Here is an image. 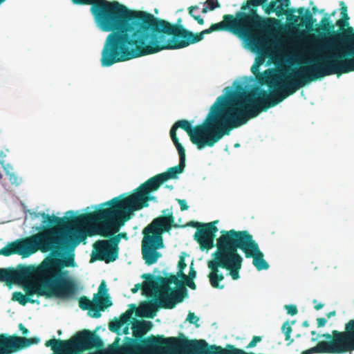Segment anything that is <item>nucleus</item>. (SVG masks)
<instances>
[{
    "mask_svg": "<svg viewBox=\"0 0 354 354\" xmlns=\"http://www.w3.org/2000/svg\"><path fill=\"white\" fill-rule=\"evenodd\" d=\"M198 9V6H192L188 8L189 15L193 17L200 25L204 24V19L200 16L195 15L194 10Z\"/></svg>",
    "mask_w": 354,
    "mask_h": 354,
    "instance_id": "obj_34",
    "label": "nucleus"
},
{
    "mask_svg": "<svg viewBox=\"0 0 354 354\" xmlns=\"http://www.w3.org/2000/svg\"><path fill=\"white\" fill-rule=\"evenodd\" d=\"M335 314H336V312L335 310H333V311L328 313L326 315L327 318H330L331 317L335 316Z\"/></svg>",
    "mask_w": 354,
    "mask_h": 354,
    "instance_id": "obj_54",
    "label": "nucleus"
},
{
    "mask_svg": "<svg viewBox=\"0 0 354 354\" xmlns=\"http://www.w3.org/2000/svg\"><path fill=\"white\" fill-rule=\"evenodd\" d=\"M327 320L324 317H319L317 319V327L319 328L324 326Z\"/></svg>",
    "mask_w": 354,
    "mask_h": 354,
    "instance_id": "obj_48",
    "label": "nucleus"
},
{
    "mask_svg": "<svg viewBox=\"0 0 354 354\" xmlns=\"http://www.w3.org/2000/svg\"><path fill=\"white\" fill-rule=\"evenodd\" d=\"M132 314V310H127L125 313H122L118 319L115 318L109 322V329L113 333H118L121 327L131 321Z\"/></svg>",
    "mask_w": 354,
    "mask_h": 354,
    "instance_id": "obj_26",
    "label": "nucleus"
},
{
    "mask_svg": "<svg viewBox=\"0 0 354 354\" xmlns=\"http://www.w3.org/2000/svg\"><path fill=\"white\" fill-rule=\"evenodd\" d=\"M292 19H294V21H297L298 17L297 16H295V15H292Z\"/></svg>",
    "mask_w": 354,
    "mask_h": 354,
    "instance_id": "obj_60",
    "label": "nucleus"
},
{
    "mask_svg": "<svg viewBox=\"0 0 354 354\" xmlns=\"http://www.w3.org/2000/svg\"><path fill=\"white\" fill-rule=\"evenodd\" d=\"M167 187L169 188L170 189H173V186L172 185H171V186L167 185Z\"/></svg>",
    "mask_w": 354,
    "mask_h": 354,
    "instance_id": "obj_64",
    "label": "nucleus"
},
{
    "mask_svg": "<svg viewBox=\"0 0 354 354\" xmlns=\"http://www.w3.org/2000/svg\"><path fill=\"white\" fill-rule=\"evenodd\" d=\"M285 308L287 310V313L290 315H295L298 313L297 308L295 305L293 304H289L286 305Z\"/></svg>",
    "mask_w": 354,
    "mask_h": 354,
    "instance_id": "obj_42",
    "label": "nucleus"
},
{
    "mask_svg": "<svg viewBox=\"0 0 354 354\" xmlns=\"http://www.w3.org/2000/svg\"><path fill=\"white\" fill-rule=\"evenodd\" d=\"M281 330H282V332L285 335V339L286 341L290 340V334L292 331V329L290 324H289V322L288 321H286V322H284L283 324Z\"/></svg>",
    "mask_w": 354,
    "mask_h": 354,
    "instance_id": "obj_36",
    "label": "nucleus"
},
{
    "mask_svg": "<svg viewBox=\"0 0 354 354\" xmlns=\"http://www.w3.org/2000/svg\"><path fill=\"white\" fill-rule=\"evenodd\" d=\"M328 75H341L354 71V48L344 53H332L326 55Z\"/></svg>",
    "mask_w": 354,
    "mask_h": 354,
    "instance_id": "obj_16",
    "label": "nucleus"
},
{
    "mask_svg": "<svg viewBox=\"0 0 354 354\" xmlns=\"http://www.w3.org/2000/svg\"><path fill=\"white\" fill-rule=\"evenodd\" d=\"M187 320L191 324H196V327L198 326V325L196 324V323L198 322L199 318L197 316H196L194 313H191V312L189 313V314L187 317Z\"/></svg>",
    "mask_w": 354,
    "mask_h": 354,
    "instance_id": "obj_44",
    "label": "nucleus"
},
{
    "mask_svg": "<svg viewBox=\"0 0 354 354\" xmlns=\"http://www.w3.org/2000/svg\"><path fill=\"white\" fill-rule=\"evenodd\" d=\"M340 3L342 5L341 8V15L342 19L337 20L336 21V25L338 26L339 30H345L344 27H350L349 26V17L347 13V7L344 5L343 1H341Z\"/></svg>",
    "mask_w": 354,
    "mask_h": 354,
    "instance_id": "obj_28",
    "label": "nucleus"
},
{
    "mask_svg": "<svg viewBox=\"0 0 354 354\" xmlns=\"http://www.w3.org/2000/svg\"><path fill=\"white\" fill-rule=\"evenodd\" d=\"M36 230L39 231L38 233L28 237L8 242V243H53L41 226L37 227Z\"/></svg>",
    "mask_w": 354,
    "mask_h": 354,
    "instance_id": "obj_25",
    "label": "nucleus"
},
{
    "mask_svg": "<svg viewBox=\"0 0 354 354\" xmlns=\"http://www.w3.org/2000/svg\"><path fill=\"white\" fill-rule=\"evenodd\" d=\"M40 342L37 337L26 338L16 335L0 334V354H13Z\"/></svg>",
    "mask_w": 354,
    "mask_h": 354,
    "instance_id": "obj_17",
    "label": "nucleus"
},
{
    "mask_svg": "<svg viewBox=\"0 0 354 354\" xmlns=\"http://www.w3.org/2000/svg\"><path fill=\"white\" fill-rule=\"evenodd\" d=\"M296 321L295 320H292L291 322H290V326L291 325H294L295 324Z\"/></svg>",
    "mask_w": 354,
    "mask_h": 354,
    "instance_id": "obj_62",
    "label": "nucleus"
},
{
    "mask_svg": "<svg viewBox=\"0 0 354 354\" xmlns=\"http://www.w3.org/2000/svg\"><path fill=\"white\" fill-rule=\"evenodd\" d=\"M100 207L92 212L91 221L88 228L91 227V232L87 233L88 237L100 235L106 238L97 240L95 244H117L121 238L116 234L126 221L130 219L133 212L145 207L132 195L120 198L115 197L111 200L100 204Z\"/></svg>",
    "mask_w": 354,
    "mask_h": 354,
    "instance_id": "obj_5",
    "label": "nucleus"
},
{
    "mask_svg": "<svg viewBox=\"0 0 354 354\" xmlns=\"http://www.w3.org/2000/svg\"><path fill=\"white\" fill-rule=\"evenodd\" d=\"M36 269L35 266H22L18 270L0 268V281L8 286L13 283L28 281L23 284V290L27 297L34 295L46 298L71 299L75 293L49 277L35 272L28 273V270Z\"/></svg>",
    "mask_w": 354,
    "mask_h": 354,
    "instance_id": "obj_7",
    "label": "nucleus"
},
{
    "mask_svg": "<svg viewBox=\"0 0 354 354\" xmlns=\"http://www.w3.org/2000/svg\"><path fill=\"white\" fill-rule=\"evenodd\" d=\"M220 233L221 236L216 239V243H257L247 230H223Z\"/></svg>",
    "mask_w": 354,
    "mask_h": 354,
    "instance_id": "obj_22",
    "label": "nucleus"
},
{
    "mask_svg": "<svg viewBox=\"0 0 354 354\" xmlns=\"http://www.w3.org/2000/svg\"><path fill=\"white\" fill-rule=\"evenodd\" d=\"M245 246L243 252L246 258H252V264L258 271L268 270V263L264 259L263 253L260 250L259 245Z\"/></svg>",
    "mask_w": 354,
    "mask_h": 354,
    "instance_id": "obj_23",
    "label": "nucleus"
},
{
    "mask_svg": "<svg viewBox=\"0 0 354 354\" xmlns=\"http://www.w3.org/2000/svg\"><path fill=\"white\" fill-rule=\"evenodd\" d=\"M320 337L327 341H320L314 347L304 351L301 354L330 353L342 354L354 351V319L349 320L344 331L333 330L331 334L324 333Z\"/></svg>",
    "mask_w": 354,
    "mask_h": 354,
    "instance_id": "obj_12",
    "label": "nucleus"
},
{
    "mask_svg": "<svg viewBox=\"0 0 354 354\" xmlns=\"http://www.w3.org/2000/svg\"><path fill=\"white\" fill-rule=\"evenodd\" d=\"M123 333L124 334H128L129 333V328L128 326H126L124 329H123Z\"/></svg>",
    "mask_w": 354,
    "mask_h": 354,
    "instance_id": "obj_59",
    "label": "nucleus"
},
{
    "mask_svg": "<svg viewBox=\"0 0 354 354\" xmlns=\"http://www.w3.org/2000/svg\"><path fill=\"white\" fill-rule=\"evenodd\" d=\"M118 235H120L119 236H120V238H122V237H123V238H124L125 239H127V234H126V233H124V232L119 233V234H118Z\"/></svg>",
    "mask_w": 354,
    "mask_h": 354,
    "instance_id": "obj_55",
    "label": "nucleus"
},
{
    "mask_svg": "<svg viewBox=\"0 0 354 354\" xmlns=\"http://www.w3.org/2000/svg\"><path fill=\"white\" fill-rule=\"evenodd\" d=\"M326 56L315 64L300 68L281 71L277 73L268 69L259 73L256 79L261 85H268L271 93L257 88L248 92H235L225 88L224 94L225 104L232 112L237 124L234 127H241L250 119L256 118L262 111L275 106L286 97L293 95L300 88L313 81L328 76Z\"/></svg>",
    "mask_w": 354,
    "mask_h": 354,
    "instance_id": "obj_1",
    "label": "nucleus"
},
{
    "mask_svg": "<svg viewBox=\"0 0 354 354\" xmlns=\"http://www.w3.org/2000/svg\"><path fill=\"white\" fill-rule=\"evenodd\" d=\"M180 225L174 224L172 213L160 216L154 218L142 231V244L163 243L162 234L169 232L172 227H178Z\"/></svg>",
    "mask_w": 354,
    "mask_h": 354,
    "instance_id": "obj_15",
    "label": "nucleus"
},
{
    "mask_svg": "<svg viewBox=\"0 0 354 354\" xmlns=\"http://www.w3.org/2000/svg\"><path fill=\"white\" fill-rule=\"evenodd\" d=\"M312 12H313V14H316L317 12H318V8L317 6H313L312 8Z\"/></svg>",
    "mask_w": 354,
    "mask_h": 354,
    "instance_id": "obj_56",
    "label": "nucleus"
},
{
    "mask_svg": "<svg viewBox=\"0 0 354 354\" xmlns=\"http://www.w3.org/2000/svg\"><path fill=\"white\" fill-rule=\"evenodd\" d=\"M335 14V11H333L329 16H334Z\"/></svg>",
    "mask_w": 354,
    "mask_h": 354,
    "instance_id": "obj_63",
    "label": "nucleus"
},
{
    "mask_svg": "<svg viewBox=\"0 0 354 354\" xmlns=\"http://www.w3.org/2000/svg\"><path fill=\"white\" fill-rule=\"evenodd\" d=\"M268 0H248L241 6V11L235 16L225 15L223 21L212 24L207 29L196 33V43L202 41L204 35L214 31H227L244 40L252 50L262 53L266 49V40L263 32L273 33L281 27L279 19L263 18L258 14L257 7L267 3Z\"/></svg>",
    "mask_w": 354,
    "mask_h": 354,
    "instance_id": "obj_3",
    "label": "nucleus"
},
{
    "mask_svg": "<svg viewBox=\"0 0 354 354\" xmlns=\"http://www.w3.org/2000/svg\"><path fill=\"white\" fill-rule=\"evenodd\" d=\"M142 277L146 279L143 285V294H148L149 292L159 293L167 300L174 302L175 306L182 302L187 296V290L185 286H179L176 289L170 287L171 283H180L178 274H171L169 277H155L151 274H144Z\"/></svg>",
    "mask_w": 354,
    "mask_h": 354,
    "instance_id": "obj_13",
    "label": "nucleus"
},
{
    "mask_svg": "<svg viewBox=\"0 0 354 354\" xmlns=\"http://www.w3.org/2000/svg\"><path fill=\"white\" fill-rule=\"evenodd\" d=\"M176 201H177L178 203L179 204V205H180L181 211H185V210L188 209L189 206L187 205V202H186L185 200H183V199H176Z\"/></svg>",
    "mask_w": 354,
    "mask_h": 354,
    "instance_id": "obj_46",
    "label": "nucleus"
},
{
    "mask_svg": "<svg viewBox=\"0 0 354 354\" xmlns=\"http://www.w3.org/2000/svg\"><path fill=\"white\" fill-rule=\"evenodd\" d=\"M12 299L13 301H18L22 306H25L27 303H30V304L37 303V304H39V301H37L32 298L27 297L26 294L24 295L22 292H18V291L14 292L12 293Z\"/></svg>",
    "mask_w": 354,
    "mask_h": 354,
    "instance_id": "obj_29",
    "label": "nucleus"
},
{
    "mask_svg": "<svg viewBox=\"0 0 354 354\" xmlns=\"http://www.w3.org/2000/svg\"><path fill=\"white\" fill-rule=\"evenodd\" d=\"M97 294L99 296H102L103 297H109V294L107 293V288L106 287V283L104 281H102L100 283Z\"/></svg>",
    "mask_w": 354,
    "mask_h": 354,
    "instance_id": "obj_41",
    "label": "nucleus"
},
{
    "mask_svg": "<svg viewBox=\"0 0 354 354\" xmlns=\"http://www.w3.org/2000/svg\"><path fill=\"white\" fill-rule=\"evenodd\" d=\"M310 333L312 335H315L317 334L316 331L315 330H312Z\"/></svg>",
    "mask_w": 354,
    "mask_h": 354,
    "instance_id": "obj_61",
    "label": "nucleus"
},
{
    "mask_svg": "<svg viewBox=\"0 0 354 354\" xmlns=\"http://www.w3.org/2000/svg\"><path fill=\"white\" fill-rule=\"evenodd\" d=\"M39 214L44 218V223L48 222V225L41 227L53 243H86V236L88 232H91V227L88 228V225L91 221L92 212L74 216V211L69 210L66 214L71 218L45 212Z\"/></svg>",
    "mask_w": 354,
    "mask_h": 354,
    "instance_id": "obj_8",
    "label": "nucleus"
},
{
    "mask_svg": "<svg viewBox=\"0 0 354 354\" xmlns=\"http://www.w3.org/2000/svg\"><path fill=\"white\" fill-rule=\"evenodd\" d=\"M320 29L328 35L325 45L317 49V52H324V55L310 61V65L320 62L322 57L332 53H344L354 48V29L348 27L340 32L335 31V25L330 21L327 13L320 21Z\"/></svg>",
    "mask_w": 354,
    "mask_h": 354,
    "instance_id": "obj_11",
    "label": "nucleus"
},
{
    "mask_svg": "<svg viewBox=\"0 0 354 354\" xmlns=\"http://www.w3.org/2000/svg\"><path fill=\"white\" fill-rule=\"evenodd\" d=\"M143 285H144V283H143L142 284H140V283H137V284H136V285H135V286H134V288H133L131 289V292H132L133 293H136V292H138V290L139 289H140L141 288H142V289L143 290Z\"/></svg>",
    "mask_w": 354,
    "mask_h": 354,
    "instance_id": "obj_51",
    "label": "nucleus"
},
{
    "mask_svg": "<svg viewBox=\"0 0 354 354\" xmlns=\"http://www.w3.org/2000/svg\"><path fill=\"white\" fill-rule=\"evenodd\" d=\"M202 251L209 250L214 247L217 249L212 254L213 259L207 263V266L211 272L208 278L213 288L223 289V285L219 282L224 279L222 273H219V268L225 269L230 272L232 279L237 280L240 278L239 271L242 268L243 258L238 254L237 250L243 252L245 245H199Z\"/></svg>",
    "mask_w": 354,
    "mask_h": 354,
    "instance_id": "obj_9",
    "label": "nucleus"
},
{
    "mask_svg": "<svg viewBox=\"0 0 354 354\" xmlns=\"http://www.w3.org/2000/svg\"><path fill=\"white\" fill-rule=\"evenodd\" d=\"M302 326L303 327H308L309 326L308 322L307 320L303 322Z\"/></svg>",
    "mask_w": 354,
    "mask_h": 354,
    "instance_id": "obj_57",
    "label": "nucleus"
},
{
    "mask_svg": "<svg viewBox=\"0 0 354 354\" xmlns=\"http://www.w3.org/2000/svg\"><path fill=\"white\" fill-rule=\"evenodd\" d=\"M196 276V272L194 270L192 267V264L190 266V270L189 272V275L187 276L188 279H194Z\"/></svg>",
    "mask_w": 354,
    "mask_h": 354,
    "instance_id": "obj_49",
    "label": "nucleus"
},
{
    "mask_svg": "<svg viewBox=\"0 0 354 354\" xmlns=\"http://www.w3.org/2000/svg\"><path fill=\"white\" fill-rule=\"evenodd\" d=\"M313 304H315V309L317 310H319L320 309H322L324 306V304H321V303H317V300H313Z\"/></svg>",
    "mask_w": 354,
    "mask_h": 354,
    "instance_id": "obj_52",
    "label": "nucleus"
},
{
    "mask_svg": "<svg viewBox=\"0 0 354 354\" xmlns=\"http://www.w3.org/2000/svg\"><path fill=\"white\" fill-rule=\"evenodd\" d=\"M196 33L186 29L181 18L176 24L140 10H131L113 64L196 44Z\"/></svg>",
    "mask_w": 354,
    "mask_h": 354,
    "instance_id": "obj_2",
    "label": "nucleus"
},
{
    "mask_svg": "<svg viewBox=\"0 0 354 354\" xmlns=\"http://www.w3.org/2000/svg\"><path fill=\"white\" fill-rule=\"evenodd\" d=\"M300 19L302 25H305L307 28L312 27L316 21V19L313 18V13L308 9H306Z\"/></svg>",
    "mask_w": 354,
    "mask_h": 354,
    "instance_id": "obj_31",
    "label": "nucleus"
},
{
    "mask_svg": "<svg viewBox=\"0 0 354 354\" xmlns=\"http://www.w3.org/2000/svg\"><path fill=\"white\" fill-rule=\"evenodd\" d=\"M185 162L180 160L175 167H169L165 172L158 174L141 184L131 195L145 207L149 206V202L156 201V197L151 194L157 191L160 187L170 179H176L179 174L184 171Z\"/></svg>",
    "mask_w": 354,
    "mask_h": 354,
    "instance_id": "obj_14",
    "label": "nucleus"
},
{
    "mask_svg": "<svg viewBox=\"0 0 354 354\" xmlns=\"http://www.w3.org/2000/svg\"><path fill=\"white\" fill-rule=\"evenodd\" d=\"M165 245H142V254L145 263L152 265L161 257L158 250L163 248Z\"/></svg>",
    "mask_w": 354,
    "mask_h": 354,
    "instance_id": "obj_24",
    "label": "nucleus"
},
{
    "mask_svg": "<svg viewBox=\"0 0 354 354\" xmlns=\"http://www.w3.org/2000/svg\"><path fill=\"white\" fill-rule=\"evenodd\" d=\"M37 251H41L43 253L50 252L51 248L53 246H66L70 248H76L78 245H36Z\"/></svg>",
    "mask_w": 354,
    "mask_h": 354,
    "instance_id": "obj_33",
    "label": "nucleus"
},
{
    "mask_svg": "<svg viewBox=\"0 0 354 354\" xmlns=\"http://www.w3.org/2000/svg\"><path fill=\"white\" fill-rule=\"evenodd\" d=\"M16 254L15 247L10 246L9 245H6L5 247L0 250V255H4L6 257L10 256L12 254Z\"/></svg>",
    "mask_w": 354,
    "mask_h": 354,
    "instance_id": "obj_37",
    "label": "nucleus"
},
{
    "mask_svg": "<svg viewBox=\"0 0 354 354\" xmlns=\"http://www.w3.org/2000/svg\"><path fill=\"white\" fill-rule=\"evenodd\" d=\"M75 248L66 246H53L50 254L46 257L39 266H35L36 269L32 271L37 274H44L49 277L50 279L57 281L76 294L77 286L75 282L68 277V271L64 270V268L73 267L75 261L73 255L64 257L66 250H74Z\"/></svg>",
    "mask_w": 354,
    "mask_h": 354,
    "instance_id": "obj_10",
    "label": "nucleus"
},
{
    "mask_svg": "<svg viewBox=\"0 0 354 354\" xmlns=\"http://www.w3.org/2000/svg\"><path fill=\"white\" fill-rule=\"evenodd\" d=\"M279 4V8L280 9L278 10V12L279 13H284L286 14V8H288L290 5V0H277Z\"/></svg>",
    "mask_w": 354,
    "mask_h": 354,
    "instance_id": "obj_38",
    "label": "nucleus"
},
{
    "mask_svg": "<svg viewBox=\"0 0 354 354\" xmlns=\"http://www.w3.org/2000/svg\"><path fill=\"white\" fill-rule=\"evenodd\" d=\"M184 280L185 284L189 287L192 290H195L196 288V285L194 282L193 279H188L187 277V279H183Z\"/></svg>",
    "mask_w": 354,
    "mask_h": 354,
    "instance_id": "obj_45",
    "label": "nucleus"
},
{
    "mask_svg": "<svg viewBox=\"0 0 354 354\" xmlns=\"http://www.w3.org/2000/svg\"><path fill=\"white\" fill-rule=\"evenodd\" d=\"M218 223V220L209 223H201L193 221L179 227L189 226L196 228L194 239L198 243H214L216 234L218 231L216 227Z\"/></svg>",
    "mask_w": 354,
    "mask_h": 354,
    "instance_id": "obj_18",
    "label": "nucleus"
},
{
    "mask_svg": "<svg viewBox=\"0 0 354 354\" xmlns=\"http://www.w3.org/2000/svg\"><path fill=\"white\" fill-rule=\"evenodd\" d=\"M261 62L255 63L252 67H251V71L252 73L257 77V75L260 73L259 71V67L261 64Z\"/></svg>",
    "mask_w": 354,
    "mask_h": 354,
    "instance_id": "obj_47",
    "label": "nucleus"
},
{
    "mask_svg": "<svg viewBox=\"0 0 354 354\" xmlns=\"http://www.w3.org/2000/svg\"><path fill=\"white\" fill-rule=\"evenodd\" d=\"M305 8L304 7H300L297 10V12L299 13V15L303 16L305 13Z\"/></svg>",
    "mask_w": 354,
    "mask_h": 354,
    "instance_id": "obj_53",
    "label": "nucleus"
},
{
    "mask_svg": "<svg viewBox=\"0 0 354 354\" xmlns=\"http://www.w3.org/2000/svg\"><path fill=\"white\" fill-rule=\"evenodd\" d=\"M147 295H153V300L145 303L141 306V310L143 313V317L147 318H153L157 313L158 308L172 309L175 308V303L167 300L159 293L149 292Z\"/></svg>",
    "mask_w": 354,
    "mask_h": 354,
    "instance_id": "obj_20",
    "label": "nucleus"
},
{
    "mask_svg": "<svg viewBox=\"0 0 354 354\" xmlns=\"http://www.w3.org/2000/svg\"><path fill=\"white\" fill-rule=\"evenodd\" d=\"M225 102L224 95L218 96L202 124L192 127L189 121L179 120L173 124L170 134H176L177 129L180 128L187 132L198 149L213 147L223 136L238 127H234L237 123Z\"/></svg>",
    "mask_w": 354,
    "mask_h": 354,
    "instance_id": "obj_6",
    "label": "nucleus"
},
{
    "mask_svg": "<svg viewBox=\"0 0 354 354\" xmlns=\"http://www.w3.org/2000/svg\"><path fill=\"white\" fill-rule=\"evenodd\" d=\"M93 247L90 262L101 261L109 263L118 257V245H93Z\"/></svg>",
    "mask_w": 354,
    "mask_h": 354,
    "instance_id": "obj_21",
    "label": "nucleus"
},
{
    "mask_svg": "<svg viewBox=\"0 0 354 354\" xmlns=\"http://www.w3.org/2000/svg\"><path fill=\"white\" fill-rule=\"evenodd\" d=\"M18 327L24 335H26L29 333L28 330L21 323L19 324Z\"/></svg>",
    "mask_w": 354,
    "mask_h": 354,
    "instance_id": "obj_50",
    "label": "nucleus"
},
{
    "mask_svg": "<svg viewBox=\"0 0 354 354\" xmlns=\"http://www.w3.org/2000/svg\"><path fill=\"white\" fill-rule=\"evenodd\" d=\"M15 247L16 254L21 256L23 258L30 257L31 254L37 252L35 245H9Z\"/></svg>",
    "mask_w": 354,
    "mask_h": 354,
    "instance_id": "obj_27",
    "label": "nucleus"
},
{
    "mask_svg": "<svg viewBox=\"0 0 354 354\" xmlns=\"http://www.w3.org/2000/svg\"><path fill=\"white\" fill-rule=\"evenodd\" d=\"M75 5H91L90 11L99 28L110 32L101 52V65L109 67L113 65L124 30L131 10L117 1L71 0Z\"/></svg>",
    "mask_w": 354,
    "mask_h": 354,
    "instance_id": "obj_4",
    "label": "nucleus"
},
{
    "mask_svg": "<svg viewBox=\"0 0 354 354\" xmlns=\"http://www.w3.org/2000/svg\"><path fill=\"white\" fill-rule=\"evenodd\" d=\"M206 3L209 6V10H214V9L221 7L218 0H207Z\"/></svg>",
    "mask_w": 354,
    "mask_h": 354,
    "instance_id": "obj_43",
    "label": "nucleus"
},
{
    "mask_svg": "<svg viewBox=\"0 0 354 354\" xmlns=\"http://www.w3.org/2000/svg\"><path fill=\"white\" fill-rule=\"evenodd\" d=\"M6 174L9 178L10 182L12 185H18L20 183L21 180L14 173H11L9 171H6Z\"/></svg>",
    "mask_w": 354,
    "mask_h": 354,
    "instance_id": "obj_39",
    "label": "nucleus"
},
{
    "mask_svg": "<svg viewBox=\"0 0 354 354\" xmlns=\"http://www.w3.org/2000/svg\"><path fill=\"white\" fill-rule=\"evenodd\" d=\"M93 304L86 296H82L79 299V307L83 310H88V314L91 317L99 318L101 317L100 311H104L106 308L112 306V301L110 297H103L95 294L93 299Z\"/></svg>",
    "mask_w": 354,
    "mask_h": 354,
    "instance_id": "obj_19",
    "label": "nucleus"
},
{
    "mask_svg": "<svg viewBox=\"0 0 354 354\" xmlns=\"http://www.w3.org/2000/svg\"><path fill=\"white\" fill-rule=\"evenodd\" d=\"M171 138L176 147L179 157L180 160L185 162V149L182 146V145L180 143L178 138L177 137L176 134H170Z\"/></svg>",
    "mask_w": 354,
    "mask_h": 354,
    "instance_id": "obj_30",
    "label": "nucleus"
},
{
    "mask_svg": "<svg viewBox=\"0 0 354 354\" xmlns=\"http://www.w3.org/2000/svg\"><path fill=\"white\" fill-rule=\"evenodd\" d=\"M209 10V8H207V7H204V8H203V10H202V12L205 14V13H207Z\"/></svg>",
    "mask_w": 354,
    "mask_h": 354,
    "instance_id": "obj_58",
    "label": "nucleus"
},
{
    "mask_svg": "<svg viewBox=\"0 0 354 354\" xmlns=\"http://www.w3.org/2000/svg\"><path fill=\"white\" fill-rule=\"evenodd\" d=\"M262 340L261 336H253L252 340L249 342V344L245 346L246 349H250L255 347L258 343L261 342Z\"/></svg>",
    "mask_w": 354,
    "mask_h": 354,
    "instance_id": "obj_40",
    "label": "nucleus"
},
{
    "mask_svg": "<svg viewBox=\"0 0 354 354\" xmlns=\"http://www.w3.org/2000/svg\"><path fill=\"white\" fill-rule=\"evenodd\" d=\"M187 267V264L185 262L184 257L181 256L178 263V276L181 279H187V275L183 272V270Z\"/></svg>",
    "mask_w": 354,
    "mask_h": 354,
    "instance_id": "obj_35",
    "label": "nucleus"
},
{
    "mask_svg": "<svg viewBox=\"0 0 354 354\" xmlns=\"http://www.w3.org/2000/svg\"><path fill=\"white\" fill-rule=\"evenodd\" d=\"M277 0H272L268 5L267 8L265 9V12L267 14H270L271 12H276V15L278 17H280L281 15H283L284 13L278 12V10H279L280 9L279 8V4H277Z\"/></svg>",
    "mask_w": 354,
    "mask_h": 354,
    "instance_id": "obj_32",
    "label": "nucleus"
}]
</instances>
